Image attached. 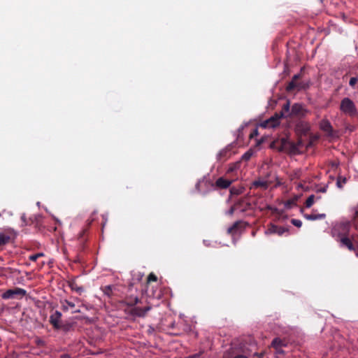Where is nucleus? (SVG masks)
<instances>
[{"mask_svg": "<svg viewBox=\"0 0 358 358\" xmlns=\"http://www.w3.org/2000/svg\"><path fill=\"white\" fill-rule=\"evenodd\" d=\"M351 223L348 220L341 221L334 224L331 233L334 237L338 238L341 236H348Z\"/></svg>", "mask_w": 358, "mask_h": 358, "instance_id": "1", "label": "nucleus"}, {"mask_svg": "<svg viewBox=\"0 0 358 358\" xmlns=\"http://www.w3.org/2000/svg\"><path fill=\"white\" fill-rule=\"evenodd\" d=\"M340 110L345 114L355 116L357 115V111L354 102L349 98H344L340 106Z\"/></svg>", "mask_w": 358, "mask_h": 358, "instance_id": "2", "label": "nucleus"}, {"mask_svg": "<svg viewBox=\"0 0 358 358\" xmlns=\"http://www.w3.org/2000/svg\"><path fill=\"white\" fill-rule=\"evenodd\" d=\"M26 294V291L22 288L15 287L6 291L2 294V298L4 299L22 298Z\"/></svg>", "mask_w": 358, "mask_h": 358, "instance_id": "3", "label": "nucleus"}, {"mask_svg": "<svg viewBox=\"0 0 358 358\" xmlns=\"http://www.w3.org/2000/svg\"><path fill=\"white\" fill-rule=\"evenodd\" d=\"M280 117L278 114H275L269 119L262 122L260 127L262 128H274L279 125Z\"/></svg>", "mask_w": 358, "mask_h": 358, "instance_id": "4", "label": "nucleus"}, {"mask_svg": "<svg viewBox=\"0 0 358 358\" xmlns=\"http://www.w3.org/2000/svg\"><path fill=\"white\" fill-rule=\"evenodd\" d=\"M50 322L55 329L62 327V313L58 311H54L50 317Z\"/></svg>", "mask_w": 358, "mask_h": 358, "instance_id": "5", "label": "nucleus"}, {"mask_svg": "<svg viewBox=\"0 0 358 358\" xmlns=\"http://www.w3.org/2000/svg\"><path fill=\"white\" fill-rule=\"evenodd\" d=\"M15 236V231L12 229H7L3 232H0V246L8 243Z\"/></svg>", "mask_w": 358, "mask_h": 358, "instance_id": "6", "label": "nucleus"}, {"mask_svg": "<svg viewBox=\"0 0 358 358\" xmlns=\"http://www.w3.org/2000/svg\"><path fill=\"white\" fill-rule=\"evenodd\" d=\"M320 129L324 131L329 136L335 137L336 134L332 129L330 122L327 120H322L320 124Z\"/></svg>", "mask_w": 358, "mask_h": 358, "instance_id": "7", "label": "nucleus"}, {"mask_svg": "<svg viewBox=\"0 0 358 358\" xmlns=\"http://www.w3.org/2000/svg\"><path fill=\"white\" fill-rule=\"evenodd\" d=\"M285 231H287V229L284 227L271 224L265 233L266 234H277L279 236H282Z\"/></svg>", "mask_w": 358, "mask_h": 358, "instance_id": "8", "label": "nucleus"}, {"mask_svg": "<svg viewBox=\"0 0 358 358\" xmlns=\"http://www.w3.org/2000/svg\"><path fill=\"white\" fill-rule=\"evenodd\" d=\"M306 113L304 107L300 103H295L292 107L290 115H304Z\"/></svg>", "mask_w": 358, "mask_h": 358, "instance_id": "9", "label": "nucleus"}, {"mask_svg": "<svg viewBox=\"0 0 358 358\" xmlns=\"http://www.w3.org/2000/svg\"><path fill=\"white\" fill-rule=\"evenodd\" d=\"M337 240L341 243L342 246H345L350 250H355L352 241L348 236H341L338 238Z\"/></svg>", "mask_w": 358, "mask_h": 358, "instance_id": "10", "label": "nucleus"}, {"mask_svg": "<svg viewBox=\"0 0 358 358\" xmlns=\"http://www.w3.org/2000/svg\"><path fill=\"white\" fill-rule=\"evenodd\" d=\"M62 306L64 310L68 311L71 310L72 313H79L78 309H75L76 305L74 303L71 302L68 300H64L62 301Z\"/></svg>", "mask_w": 358, "mask_h": 358, "instance_id": "11", "label": "nucleus"}, {"mask_svg": "<svg viewBox=\"0 0 358 358\" xmlns=\"http://www.w3.org/2000/svg\"><path fill=\"white\" fill-rule=\"evenodd\" d=\"M231 180H227L223 178H220L216 181V186L221 189H226L231 184Z\"/></svg>", "mask_w": 358, "mask_h": 358, "instance_id": "12", "label": "nucleus"}, {"mask_svg": "<svg viewBox=\"0 0 358 358\" xmlns=\"http://www.w3.org/2000/svg\"><path fill=\"white\" fill-rule=\"evenodd\" d=\"M150 309V306H148L145 308H135L133 310V313L135 315L142 317L144 316Z\"/></svg>", "mask_w": 358, "mask_h": 358, "instance_id": "13", "label": "nucleus"}, {"mask_svg": "<svg viewBox=\"0 0 358 358\" xmlns=\"http://www.w3.org/2000/svg\"><path fill=\"white\" fill-rule=\"evenodd\" d=\"M69 286L72 290L76 291L79 294H81L84 290L83 287L79 286L75 280L69 282Z\"/></svg>", "mask_w": 358, "mask_h": 358, "instance_id": "14", "label": "nucleus"}, {"mask_svg": "<svg viewBox=\"0 0 358 358\" xmlns=\"http://www.w3.org/2000/svg\"><path fill=\"white\" fill-rule=\"evenodd\" d=\"M289 108H290L289 102L287 101V103L284 105L283 108H282V111L280 113L279 116L281 117L282 116H288V115H290V113H289Z\"/></svg>", "mask_w": 358, "mask_h": 358, "instance_id": "15", "label": "nucleus"}, {"mask_svg": "<svg viewBox=\"0 0 358 358\" xmlns=\"http://www.w3.org/2000/svg\"><path fill=\"white\" fill-rule=\"evenodd\" d=\"M305 217L308 220H315L317 219H322L325 217V214L318 215H306Z\"/></svg>", "mask_w": 358, "mask_h": 358, "instance_id": "16", "label": "nucleus"}, {"mask_svg": "<svg viewBox=\"0 0 358 358\" xmlns=\"http://www.w3.org/2000/svg\"><path fill=\"white\" fill-rule=\"evenodd\" d=\"M228 153L227 149H223L219 152V153L217 155V158L218 160L224 159L227 157Z\"/></svg>", "mask_w": 358, "mask_h": 358, "instance_id": "17", "label": "nucleus"}, {"mask_svg": "<svg viewBox=\"0 0 358 358\" xmlns=\"http://www.w3.org/2000/svg\"><path fill=\"white\" fill-rule=\"evenodd\" d=\"M315 200V196L313 194L310 195L306 201V203H305L306 207L310 208L313 206V204L314 203Z\"/></svg>", "mask_w": 358, "mask_h": 358, "instance_id": "18", "label": "nucleus"}, {"mask_svg": "<svg viewBox=\"0 0 358 358\" xmlns=\"http://www.w3.org/2000/svg\"><path fill=\"white\" fill-rule=\"evenodd\" d=\"M352 220L355 222L358 220V204L351 208Z\"/></svg>", "mask_w": 358, "mask_h": 358, "instance_id": "19", "label": "nucleus"}, {"mask_svg": "<svg viewBox=\"0 0 358 358\" xmlns=\"http://www.w3.org/2000/svg\"><path fill=\"white\" fill-rule=\"evenodd\" d=\"M281 341L279 338H275L271 343V346L278 349L282 345Z\"/></svg>", "mask_w": 358, "mask_h": 358, "instance_id": "20", "label": "nucleus"}, {"mask_svg": "<svg viewBox=\"0 0 358 358\" xmlns=\"http://www.w3.org/2000/svg\"><path fill=\"white\" fill-rule=\"evenodd\" d=\"M253 185L255 187H262L264 188L267 187L266 182L261 180L255 181Z\"/></svg>", "mask_w": 358, "mask_h": 358, "instance_id": "21", "label": "nucleus"}, {"mask_svg": "<svg viewBox=\"0 0 358 358\" xmlns=\"http://www.w3.org/2000/svg\"><path fill=\"white\" fill-rule=\"evenodd\" d=\"M298 87L297 84L296 83V82L294 80H292L287 85V91H291L292 90H294L295 87Z\"/></svg>", "mask_w": 358, "mask_h": 358, "instance_id": "22", "label": "nucleus"}, {"mask_svg": "<svg viewBox=\"0 0 358 358\" xmlns=\"http://www.w3.org/2000/svg\"><path fill=\"white\" fill-rule=\"evenodd\" d=\"M291 222L293 225L297 227H301L302 225V222L299 220L292 219Z\"/></svg>", "mask_w": 358, "mask_h": 358, "instance_id": "23", "label": "nucleus"}, {"mask_svg": "<svg viewBox=\"0 0 358 358\" xmlns=\"http://www.w3.org/2000/svg\"><path fill=\"white\" fill-rule=\"evenodd\" d=\"M238 222H236L233 224V226H231V227H229L228 229V233L229 234H233L234 232V231L236 230V229L238 227Z\"/></svg>", "mask_w": 358, "mask_h": 358, "instance_id": "24", "label": "nucleus"}, {"mask_svg": "<svg viewBox=\"0 0 358 358\" xmlns=\"http://www.w3.org/2000/svg\"><path fill=\"white\" fill-rule=\"evenodd\" d=\"M43 256V253H38L36 255H31L29 259L31 261H36L39 257Z\"/></svg>", "mask_w": 358, "mask_h": 358, "instance_id": "25", "label": "nucleus"}, {"mask_svg": "<svg viewBox=\"0 0 358 358\" xmlns=\"http://www.w3.org/2000/svg\"><path fill=\"white\" fill-rule=\"evenodd\" d=\"M357 81H358L357 78L352 77L350 78L349 84L350 86L354 87L355 85V84L357 83Z\"/></svg>", "mask_w": 358, "mask_h": 358, "instance_id": "26", "label": "nucleus"}, {"mask_svg": "<svg viewBox=\"0 0 358 358\" xmlns=\"http://www.w3.org/2000/svg\"><path fill=\"white\" fill-rule=\"evenodd\" d=\"M252 153L250 152H247L243 155L242 159L247 161L250 159Z\"/></svg>", "mask_w": 358, "mask_h": 358, "instance_id": "27", "label": "nucleus"}, {"mask_svg": "<svg viewBox=\"0 0 358 358\" xmlns=\"http://www.w3.org/2000/svg\"><path fill=\"white\" fill-rule=\"evenodd\" d=\"M157 280V277L155 274L153 273H150L148 277V282H151V281H156Z\"/></svg>", "mask_w": 358, "mask_h": 358, "instance_id": "28", "label": "nucleus"}, {"mask_svg": "<svg viewBox=\"0 0 358 358\" xmlns=\"http://www.w3.org/2000/svg\"><path fill=\"white\" fill-rule=\"evenodd\" d=\"M258 135V131L257 129H255L250 134V138H253L256 136Z\"/></svg>", "mask_w": 358, "mask_h": 358, "instance_id": "29", "label": "nucleus"}, {"mask_svg": "<svg viewBox=\"0 0 358 358\" xmlns=\"http://www.w3.org/2000/svg\"><path fill=\"white\" fill-rule=\"evenodd\" d=\"M299 198V196H296L292 200L289 201V203H295Z\"/></svg>", "mask_w": 358, "mask_h": 358, "instance_id": "30", "label": "nucleus"}, {"mask_svg": "<svg viewBox=\"0 0 358 358\" xmlns=\"http://www.w3.org/2000/svg\"><path fill=\"white\" fill-rule=\"evenodd\" d=\"M281 141H282V146H286L287 141L286 139H285V138H282Z\"/></svg>", "mask_w": 358, "mask_h": 358, "instance_id": "31", "label": "nucleus"}, {"mask_svg": "<svg viewBox=\"0 0 358 358\" xmlns=\"http://www.w3.org/2000/svg\"><path fill=\"white\" fill-rule=\"evenodd\" d=\"M234 358H248L245 355H237V356H235Z\"/></svg>", "mask_w": 358, "mask_h": 358, "instance_id": "32", "label": "nucleus"}, {"mask_svg": "<svg viewBox=\"0 0 358 358\" xmlns=\"http://www.w3.org/2000/svg\"><path fill=\"white\" fill-rule=\"evenodd\" d=\"M299 78V74H296L295 75L293 78H292V80H294L296 82V80Z\"/></svg>", "mask_w": 358, "mask_h": 358, "instance_id": "33", "label": "nucleus"}, {"mask_svg": "<svg viewBox=\"0 0 358 358\" xmlns=\"http://www.w3.org/2000/svg\"><path fill=\"white\" fill-rule=\"evenodd\" d=\"M326 191H327L326 187H322V188L318 189V192H325Z\"/></svg>", "mask_w": 358, "mask_h": 358, "instance_id": "34", "label": "nucleus"}, {"mask_svg": "<svg viewBox=\"0 0 358 358\" xmlns=\"http://www.w3.org/2000/svg\"><path fill=\"white\" fill-rule=\"evenodd\" d=\"M234 208H231V209L229 210L228 213L229 215H232L234 213Z\"/></svg>", "mask_w": 358, "mask_h": 358, "instance_id": "35", "label": "nucleus"}, {"mask_svg": "<svg viewBox=\"0 0 358 358\" xmlns=\"http://www.w3.org/2000/svg\"><path fill=\"white\" fill-rule=\"evenodd\" d=\"M255 355H256V356H258V357H259H259H263L264 353H260V354L256 353V354H255Z\"/></svg>", "mask_w": 358, "mask_h": 358, "instance_id": "36", "label": "nucleus"}, {"mask_svg": "<svg viewBox=\"0 0 358 358\" xmlns=\"http://www.w3.org/2000/svg\"><path fill=\"white\" fill-rule=\"evenodd\" d=\"M234 170V167L233 166V167L229 168L228 171L231 172V171H233Z\"/></svg>", "mask_w": 358, "mask_h": 358, "instance_id": "37", "label": "nucleus"}, {"mask_svg": "<svg viewBox=\"0 0 358 358\" xmlns=\"http://www.w3.org/2000/svg\"><path fill=\"white\" fill-rule=\"evenodd\" d=\"M138 298H135V299H134V303H138Z\"/></svg>", "mask_w": 358, "mask_h": 358, "instance_id": "38", "label": "nucleus"}, {"mask_svg": "<svg viewBox=\"0 0 358 358\" xmlns=\"http://www.w3.org/2000/svg\"><path fill=\"white\" fill-rule=\"evenodd\" d=\"M110 289H106L105 292H106L107 294H109V291H110Z\"/></svg>", "mask_w": 358, "mask_h": 358, "instance_id": "39", "label": "nucleus"}, {"mask_svg": "<svg viewBox=\"0 0 358 358\" xmlns=\"http://www.w3.org/2000/svg\"><path fill=\"white\" fill-rule=\"evenodd\" d=\"M309 127L308 125H306V130H308Z\"/></svg>", "mask_w": 358, "mask_h": 358, "instance_id": "40", "label": "nucleus"}, {"mask_svg": "<svg viewBox=\"0 0 358 358\" xmlns=\"http://www.w3.org/2000/svg\"><path fill=\"white\" fill-rule=\"evenodd\" d=\"M106 289H110V287H106Z\"/></svg>", "mask_w": 358, "mask_h": 358, "instance_id": "41", "label": "nucleus"}, {"mask_svg": "<svg viewBox=\"0 0 358 358\" xmlns=\"http://www.w3.org/2000/svg\"><path fill=\"white\" fill-rule=\"evenodd\" d=\"M357 256H358V253H357Z\"/></svg>", "mask_w": 358, "mask_h": 358, "instance_id": "42", "label": "nucleus"}, {"mask_svg": "<svg viewBox=\"0 0 358 358\" xmlns=\"http://www.w3.org/2000/svg\"><path fill=\"white\" fill-rule=\"evenodd\" d=\"M259 358H262V357H259Z\"/></svg>", "mask_w": 358, "mask_h": 358, "instance_id": "43", "label": "nucleus"}]
</instances>
